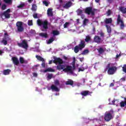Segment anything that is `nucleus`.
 Wrapping results in <instances>:
<instances>
[{"instance_id": "f257e3e1", "label": "nucleus", "mask_w": 126, "mask_h": 126, "mask_svg": "<svg viewBox=\"0 0 126 126\" xmlns=\"http://www.w3.org/2000/svg\"><path fill=\"white\" fill-rule=\"evenodd\" d=\"M106 69H108V74L113 75V74H115L117 70H118V67L115 66L114 63H109L106 66Z\"/></svg>"}, {"instance_id": "f03ea898", "label": "nucleus", "mask_w": 126, "mask_h": 126, "mask_svg": "<svg viewBox=\"0 0 126 126\" xmlns=\"http://www.w3.org/2000/svg\"><path fill=\"white\" fill-rule=\"evenodd\" d=\"M72 66L66 65V68L63 70L64 72H68L70 74H73V71L76 69V67L75 66V61H73L71 63Z\"/></svg>"}, {"instance_id": "7ed1b4c3", "label": "nucleus", "mask_w": 126, "mask_h": 126, "mask_svg": "<svg viewBox=\"0 0 126 126\" xmlns=\"http://www.w3.org/2000/svg\"><path fill=\"white\" fill-rule=\"evenodd\" d=\"M37 23L38 26H42V28L45 30V31H47V30H48V26L51 25V23H49L48 20H45L44 21H42L40 19H38L37 20Z\"/></svg>"}, {"instance_id": "20e7f679", "label": "nucleus", "mask_w": 126, "mask_h": 126, "mask_svg": "<svg viewBox=\"0 0 126 126\" xmlns=\"http://www.w3.org/2000/svg\"><path fill=\"white\" fill-rule=\"evenodd\" d=\"M85 41L84 40H81L80 43L78 45H76L74 49V51L76 54H77L78 52L80 51H82L84 48H85Z\"/></svg>"}, {"instance_id": "39448f33", "label": "nucleus", "mask_w": 126, "mask_h": 126, "mask_svg": "<svg viewBox=\"0 0 126 126\" xmlns=\"http://www.w3.org/2000/svg\"><path fill=\"white\" fill-rule=\"evenodd\" d=\"M16 27L17 28V31L19 33H22L24 31V27H23V22L21 21H18L16 23Z\"/></svg>"}, {"instance_id": "423d86ee", "label": "nucleus", "mask_w": 126, "mask_h": 126, "mask_svg": "<svg viewBox=\"0 0 126 126\" xmlns=\"http://www.w3.org/2000/svg\"><path fill=\"white\" fill-rule=\"evenodd\" d=\"M117 24V25H120V29H121V30H124V29H125V27H126V25H125L124 21L122 20V18H121V15L120 14H119L118 16Z\"/></svg>"}, {"instance_id": "0eeeda50", "label": "nucleus", "mask_w": 126, "mask_h": 126, "mask_svg": "<svg viewBox=\"0 0 126 126\" xmlns=\"http://www.w3.org/2000/svg\"><path fill=\"white\" fill-rule=\"evenodd\" d=\"M17 45L21 48L25 49V50H27L29 47L28 42H27V40H22V43H18Z\"/></svg>"}, {"instance_id": "6e6552de", "label": "nucleus", "mask_w": 126, "mask_h": 126, "mask_svg": "<svg viewBox=\"0 0 126 126\" xmlns=\"http://www.w3.org/2000/svg\"><path fill=\"white\" fill-rule=\"evenodd\" d=\"M10 9H8L6 11H4L3 13L0 14V17L2 18L3 16H4L5 18L8 19L10 18Z\"/></svg>"}, {"instance_id": "1a4fd4ad", "label": "nucleus", "mask_w": 126, "mask_h": 126, "mask_svg": "<svg viewBox=\"0 0 126 126\" xmlns=\"http://www.w3.org/2000/svg\"><path fill=\"white\" fill-rule=\"evenodd\" d=\"M85 13L88 15H92V16H94L95 15V12L93 11V8L92 7H86L85 9Z\"/></svg>"}, {"instance_id": "9d476101", "label": "nucleus", "mask_w": 126, "mask_h": 126, "mask_svg": "<svg viewBox=\"0 0 126 126\" xmlns=\"http://www.w3.org/2000/svg\"><path fill=\"white\" fill-rule=\"evenodd\" d=\"M35 58L38 60V61H39L40 62H42V63H41V65L42 67L45 68L46 67V63H45V59L43 58L42 57L38 56V55H36Z\"/></svg>"}, {"instance_id": "9b49d317", "label": "nucleus", "mask_w": 126, "mask_h": 126, "mask_svg": "<svg viewBox=\"0 0 126 126\" xmlns=\"http://www.w3.org/2000/svg\"><path fill=\"white\" fill-rule=\"evenodd\" d=\"M113 119V116L110 113H106L104 116V120L106 122H109Z\"/></svg>"}, {"instance_id": "f8f14e48", "label": "nucleus", "mask_w": 126, "mask_h": 126, "mask_svg": "<svg viewBox=\"0 0 126 126\" xmlns=\"http://www.w3.org/2000/svg\"><path fill=\"white\" fill-rule=\"evenodd\" d=\"M7 41H10V38H9V36H4L2 40L1 41V43L6 46V45L7 44Z\"/></svg>"}, {"instance_id": "ddd939ff", "label": "nucleus", "mask_w": 126, "mask_h": 126, "mask_svg": "<svg viewBox=\"0 0 126 126\" xmlns=\"http://www.w3.org/2000/svg\"><path fill=\"white\" fill-rule=\"evenodd\" d=\"M54 63H59V64H63V59H61V58H55L53 61Z\"/></svg>"}, {"instance_id": "4468645a", "label": "nucleus", "mask_w": 126, "mask_h": 126, "mask_svg": "<svg viewBox=\"0 0 126 126\" xmlns=\"http://www.w3.org/2000/svg\"><path fill=\"white\" fill-rule=\"evenodd\" d=\"M102 41V39L100 36L98 35H95L94 37V43H97V44H100L101 41Z\"/></svg>"}, {"instance_id": "2eb2a0df", "label": "nucleus", "mask_w": 126, "mask_h": 126, "mask_svg": "<svg viewBox=\"0 0 126 126\" xmlns=\"http://www.w3.org/2000/svg\"><path fill=\"white\" fill-rule=\"evenodd\" d=\"M12 61L15 65H18V64H19V60H18V58H17V57H12Z\"/></svg>"}, {"instance_id": "dca6fc26", "label": "nucleus", "mask_w": 126, "mask_h": 126, "mask_svg": "<svg viewBox=\"0 0 126 126\" xmlns=\"http://www.w3.org/2000/svg\"><path fill=\"white\" fill-rule=\"evenodd\" d=\"M104 22L106 25H108V24H112V23H113V19L112 18H106L104 21Z\"/></svg>"}, {"instance_id": "f3484780", "label": "nucleus", "mask_w": 126, "mask_h": 126, "mask_svg": "<svg viewBox=\"0 0 126 126\" xmlns=\"http://www.w3.org/2000/svg\"><path fill=\"white\" fill-rule=\"evenodd\" d=\"M91 94H92V92H91L89 91H84L81 93V94L84 96H88V95H91Z\"/></svg>"}, {"instance_id": "a211bd4d", "label": "nucleus", "mask_w": 126, "mask_h": 126, "mask_svg": "<svg viewBox=\"0 0 126 126\" xmlns=\"http://www.w3.org/2000/svg\"><path fill=\"white\" fill-rule=\"evenodd\" d=\"M65 68H66V65H62L61 64H59L57 66V69H58V70H62V69H63H63Z\"/></svg>"}, {"instance_id": "6ab92c4d", "label": "nucleus", "mask_w": 126, "mask_h": 126, "mask_svg": "<svg viewBox=\"0 0 126 126\" xmlns=\"http://www.w3.org/2000/svg\"><path fill=\"white\" fill-rule=\"evenodd\" d=\"M71 5H72V2L70 1H69L66 2L65 5H63V8L67 9V8H69Z\"/></svg>"}, {"instance_id": "aec40b11", "label": "nucleus", "mask_w": 126, "mask_h": 126, "mask_svg": "<svg viewBox=\"0 0 126 126\" xmlns=\"http://www.w3.org/2000/svg\"><path fill=\"white\" fill-rule=\"evenodd\" d=\"M47 15L51 17L53 16L54 13H53V9L49 8L47 9Z\"/></svg>"}, {"instance_id": "412c9836", "label": "nucleus", "mask_w": 126, "mask_h": 126, "mask_svg": "<svg viewBox=\"0 0 126 126\" xmlns=\"http://www.w3.org/2000/svg\"><path fill=\"white\" fill-rule=\"evenodd\" d=\"M51 89L52 90V91H55L56 92H60V89L59 88L54 85H52L51 86Z\"/></svg>"}, {"instance_id": "4be33fe9", "label": "nucleus", "mask_w": 126, "mask_h": 126, "mask_svg": "<svg viewBox=\"0 0 126 126\" xmlns=\"http://www.w3.org/2000/svg\"><path fill=\"white\" fill-rule=\"evenodd\" d=\"M11 72V70L9 69H4L2 71V74L4 75H8Z\"/></svg>"}, {"instance_id": "5701e85b", "label": "nucleus", "mask_w": 126, "mask_h": 126, "mask_svg": "<svg viewBox=\"0 0 126 126\" xmlns=\"http://www.w3.org/2000/svg\"><path fill=\"white\" fill-rule=\"evenodd\" d=\"M19 61L20 63H25L26 64H27L28 63V61L27 60H24V58L23 57H20L19 58Z\"/></svg>"}, {"instance_id": "b1692460", "label": "nucleus", "mask_w": 126, "mask_h": 126, "mask_svg": "<svg viewBox=\"0 0 126 126\" xmlns=\"http://www.w3.org/2000/svg\"><path fill=\"white\" fill-rule=\"evenodd\" d=\"M43 72H55V69L52 68H48L46 69L45 70H43Z\"/></svg>"}, {"instance_id": "393cba45", "label": "nucleus", "mask_w": 126, "mask_h": 126, "mask_svg": "<svg viewBox=\"0 0 126 126\" xmlns=\"http://www.w3.org/2000/svg\"><path fill=\"white\" fill-rule=\"evenodd\" d=\"M105 27L106 28L108 34H111V33H112V28L111 27V26L108 25H106Z\"/></svg>"}, {"instance_id": "a878e982", "label": "nucleus", "mask_w": 126, "mask_h": 126, "mask_svg": "<svg viewBox=\"0 0 126 126\" xmlns=\"http://www.w3.org/2000/svg\"><path fill=\"white\" fill-rule=\"evenodd\" d=\"M39 35L43 38H48V33L47 32H41L39 34Z\"/></svg>"}, {"instance_id": "bb28decb", "label": "nucleus", "mask_w": 126, "mask_h": 126, "mask_svg": "<svg viewBox=\"0 0 126 126\" xmlns=\"http://www.w3.org/2000/svg\"><path fill=\"white\" fill-rule=\"evenodd\" d=\"M65 85H71V86H72V85H73V81H72L71 80L67 81L65 82Z\"/></svg>"}, {"instance_id": "cd10ccee", "label": "nucleus", "mask_w": 126, "mask_h": 126, "mask_svg": "<svg viewBox=\"0 0 126 126\" xmlns=\"http://www.w3.org/2000/svg\"><path fill=\"white\" fill-rule=\"evenodd\" d=\"M97 51H98L99 54H100V55H102V54H103L105 52V50L102 47H100L99 49H98Z\"/></svg>"}, {"instance_id": "c85d7f7f", "label": "nucleus", "mask_w": 126, "mask_h": 126, "mask_svg": "<svg viewBox=\"0 0 126 126\" xmlns=\"http://www.w3.org/2000/svg\"><path fill=\"white\" fill-rule=\"evenodd\" d=\"M124 99L125 100V101H122L120 102V106L122 107H125L126 105V98H124Z\"/></svg>"}, {"instance_id": "c756f323", "label": "nucleus", "mask_w": 126, "mask_h": 126, "mask_svg": "<svg viewBox=\"0 0 126 126\" xmlns=\"http://www.w3.org/2000/svg\"><path fill=\"white\" fill-rule=\"evenodd\" d=\"M85 41L88 43V42H90V41H91V36L90 35H87L86 36V38L85 39Z\"/></svg>"}, {"instance_id": "7c9ffc66", "label": "nucleus", "mask_w": 126, "mask_h": 126, "mask_svg": "<svg viewBox=\"0 0 126 126\" xmlns=\"http://www.w3.org/2000/svg\"><path fill=\"white\" fill-rule=\"evenodd\" d=\"M76 12L77 13V15H81L83 13V10H82V9H78L77 10Z\"/></svg>"}, {"instance_id": "2f4dec72", "label": "nucleus", "mask_w": 126, "mask_h": 126, "mask_svg": "<svg viewBox=\"0 0 126 126\" xmlns=\"http://www.w3.org/2000/svg\"><path fill=\"white\" fill-rule=\"evenodd\" d=\"M54 41H55V39H54V37H51L47 41V44L48 45L51 44V43H53Z\"/></svg>"}, {"instance_id": "473e14b6", "label": "nucleus", "mask_w": 126, "mask_h": 126, "mask_svg": "<svg viewBox=\"0 0 126 126\" xmlns=\"http://www.w3.org/2000/svg\"><path fill=\"white\" fill-rule=\"evenodd\" d=\"M32 10L33 11H36V10H37V5H36L35 4H32Z\"/></svg>"}, {"instance_id": "72a5a7b5", "label": "nucleus", "mask_w": 126, "mask_h": 126, "mask_svg": "<svg viewBox=\"0 0 126 126\" xmlns=\"http://www.w3.org/2000/svg\"><path fill=\"white\" fill-rule=\"evenodd\" d=\"M89 53V50L88 49H85L81 53V55H87Z\"/></svg>"}, {"instance_id": "f704fd0d", "label": "nucleus", "mask_w": 126, "mask_h": 126, "mask_svg": "<svg viewBox=\"0 0 126 126\" xmlns=\"http://www.w3.org/2000/svg\"><path fill=\"white\" fill-rule=\"evenodd\" d=\"M52 34H53L54 36H57L60 34V32L58 31H53Z\"/></svg>"}, {"instance_id": "c9c22d12", "label": "nucleus", "mask_w": 126, "mask_h": 126, "mask_svg": "<svg viewBox=\"0 0 126 126\" xmlns=\"http://www.w3.org/2000/svg\"><path fill=\"white\" fill-rule=\"evenodd\" d=\"M5 3H8V4H11L12 3V0H3Z\"/></svg>"}, {"instance_id": "e433bc0d", "label": "nucleus", "mask_w": 126, "mask_h": 126, "mask_svg": "<svg viewBox=\"0 0 126 126\" xmlns=\"http://www.w3.org/2000/svg\"><path fill=\"white\" fill-rule=\"evenodd\" d=\"M28 25L29 26H32L33 25V21L32 20H29L28 21Z\"/></svg>"}, {"instance_id": "4c0bfd02", "label": "nucleus", "mask_w": 126, "mask_h": 126, "mask_svg": "<svg viewBox=\"0 0 126 126\" xmlns=\"http://www.w3.org/2000/svg\"><path fill=\"white\" fill-rule=\"evenodd\" d=\"M107 16H110L112 14V10L111 9H108L106 12Z\"/></svg>"}, {"instance_id": "58836bf2", "label": "nucleus", "mask_w": 126, "mask_h": 126, "mask_svg": "<svg viewBox=\"0 0 126 126\" xmlns=\"http://www.w3.org/2000/svg\"><path fill=\"white\" fill-rule=\"evenodd\" d=\"M43 4H44L45 6H49V2L47 1L46 0H43L42 1Z\"/></svg>"}, {"instance_id": "ea45409f", "label": "nucleus", "mask_w": 126, "mask_h": 126, "mask_svg": "<svg viewBox=\"0 0 126 126\" xmlns=\"http://www.w3.org/2000/svg\"><path fill=\"white\" fill-rule=\"evenodd\" d=\"M53 74L49 73L47 76L48 79H52L53 78Z\"/></svg>"}, {"instance_id": "a19ab883", "label": "nucleus", "mask_w": 126, "mask_h": 126, "mask_svg": "<svg viewBox=\"0 0 126 126\" xmlns=\"http://www.w3.org/2000/svg\"><path fill=\"white\" fill-rule=\"evenodd\" d=\"M69 25V23L68 22H66L64 25H63V27L64 28H67V27Z\"/></svg>"}, {"instance_id": "79ce46f5", "label": "nucleus", "mask_w": 126, "mask_h": 126, "mask_svg": "<svg viewBox=\"0 0 126 126\" xmlns=\"http://www.w3.org/2000/svg\"><path fill=\"white\" fill-rule=\"evenodd\" d=\"M87 22H88V19H85L83 21V24L84 25H86L87 24Z\"/></svg>"}, {"instance_id": "37998d69", "label": "nucleus", "mask_w": 126, "mask_h": 126, "mask_svg": "<svg viewBox=\"0 0 126 126\" xmlns=\"http://www.w3.org/2000/svg\"><path fill=\"white\" fill-rule=\"evenodd\" d=\"M6 8V5L5 4H3L1 6L2 10H4Z\"/></svg>"}, {"instance_id": "c03bdc74", "label": "nucleus", "mask_w": 126, "mask_h": 126, "mask_svg": "<svg viewBox=\"0 0 126 126\" xmlns=\"http://www.w3.org/2000/svg\"><path fill=\"white\" fill-rule=\"evenodd\" d=\"M126 65L125 64L124 66L123 67V71H124V72H125V73H126Z\"/></svg>"}, {"instance_id": "a18cd8bd", "label": "nucleus", "mask_w": 126, "mask_h": 126, "mask_svg": "<svg viewBox=\"0 0 126 126\" xmlns=\"http://www.w3.org/2000/svg\"><path fill=\"white\" fill-rule=\"evenodd\" d=\"M99 34L100 37H105V33H104V32H100L99 33Z\"/></svg>"}, {"instance_id": "49530a36", "label": "nucleus", "mask_w": 126, "mask_h": 126, "mask_svg": "<svg viewBox=\"0 0 126 126\" xmlns=\"http://www.w3.org/2000/svg\"><path fill=\"white\" fill-rule=\"evenodd\" d=\"M56 85H60V81L58 80H56L55 82Z\"/></svg>"}, {"instance_id": "de8ad7c7", "label": "nucleus", "mask_w": 126, "mask_h": 126, "mask_svg": "<svg viewBox=\"0 0 126 126\" xmlns=\"http://www.w3.org/2000/svg\"><path fill=\"white\" fill-rule=\"evenodd\" d=\"M33 18H35V19L38 18V14H37V13L34 14L33 15Z\"/></svg>"}, {"instance_id": "09e8293b", "label": "nucleus", "mask_w": 126, "mask_h": 126, "mask_svg": "<svg viewBox=\"0 0 126 126\" xmlns=\"http://www.w3.org/2000/svg\"><path fill=\"white\" fill-rule=\"evenodd\" d=\"M24 6V4H21L19 6H17L18 8H21Z\"/></svg>"}, {"instance_id": "8fccbe9b", "label": "nucleus", "mask_w": 126, "mask_h": 126, "mask_svg": "<svg viewBox=\"0 0 126 126\" xmlns=\"http://www.w3.org/2000/svg\"><path fill=\"white\" fill-rule=\"evenodd\" d=\"M32 75L33 76H34V77H37V76H38V74L36 73V72H33L32 73Z\"/></svg>"}, {"instance_id": "3c124183", "label": "nucleus", "mask_w": 126, "mask_h": 126, "mask_svg": "<svg viewBox=\"0 0 126 126\" xmlns=\"http://www.w3.org/2000/svg\"><path fill=\"white\" fill-rule=\"evenodd\" d=\"M78 71H79V72L80 71H84V68L82 69V68H79V70H78Z\"/></svg>"}, {"instance_id": "603ef678", "label": "nucleus", "mask_w": 126, "mask_h": 126, "mask_svg": "<svg viewBox=\"0 0 126 126\" xmlns=\"http://www.w3.org/2000/svg\"><path fill=\"white\" fill-rule=\"evenodd\" d=\"M4 35L6 37H8V34H7V33H6V32L4 33Z\"/></svg>"}, {"instance_id": "864d4df0", "label": "nucleus", "mask_w": 126, "mask_h": 126, "mask_svg": "<svg viewBox=\"0 0 126 126\" xmlns=\"http://www.w3.org/2000/svg\"><path fill=\"white\" fill-rule=\"evenodd\" d=\"M63 59H64V60H65V61H67V57H66V56H64L63 57Z\"/></svg>"}, {"instance_id": "5fc2aeb1", "label": "nucleus", "mask_w": 126, "mask_h": 126, "mask_svg": "<svg viewBox=\"0 0 126 126\" xmlns=\"http://www.w3.org/2000/svg\"><path fill=\"white\" fill-rule=\"evenodd\" d=\"M29 3H31L32 1H33V0H28Z\"/></svg>"}, {"instance_id": "6e6d98bb", "label": "nucleus", "mask_w": 126, "mask_h": 126, "mask_svg": "<svg viewBox=\"0 0 126 126\" xmlns=\"http://www.w3.org/2000/svg\"><path fill=\"white\" fill-rule=\"evenodd\" d=\"M110 86L111 87H113V86H114V83H111L110 85Z\"/></svg>"}, {"instance_id": "4d7b16f0", "label": "nucleus", "mask_w": 126, "mask_h": 126, "mask_svg": "<svg viewBox=\"0 0 126 126\" xmlns=\"http://www.w3.org/2000/svg\"><path fill=\"white\" fill-rule=\"evenodd\" d=\"M112 104H113V105H114L115 104V102H116V100H112Z\"/></svg>"}, {"instance_id": "13d9d810", "label": "nucleus", "mask_w": 126, "mask_h": 126, "mask_svg": "<svg viewBox=\"0 0 126 126\" xmlns=\"http://www.w3.org/2000/svg\"><path fill=\"white\" fill-rule=\"evenodd\" d=\"M95 2H100V0H95Z\"/></svg>"}, {"instance_id": "bf43d9fd", "label": "nucleus", "mask_w": 126, "mask_h": 126, "mask_svg": "<svg viewBox=\"0 0 126 126\" xmlns=\"http://www.w3.org/2000/svg\"><path fill=\"white\" fill-rule=\"evenodd\" d=\"M2 51L0 50V56H1V54L3 53Z\"/></svg>"}, {"instance_id": "052dcab7", "label": "nucleus", "mask_w": 126, "mask_h": 126, "mask_svg": "<svg viewBox=\"0 0 126 126\" xmlns=\"http://www.w3.org/2000/svg\"><path fill=\"white\" fill-rule=\"evenodd\" d=\"M73 62H76L75 57L73 58Z\"/></svg>"}, {"instance_id": "680f3d73", "label": "nucleus", "mask_w": 126, "mask_h": 126, "mask_svg": "<svg viewBox=\"0 0 126 126\" xmlns=\"http://www.w3.org/2000/svg\"><path fill=\"white\" fill-rule=\"evenodd\" d=\"M121 80H122L123 81H125V80H126V79H125V78H122Z\"/></svg>"}, {"instance_id": "e2e57ef3", "label": "nucleus", "mask_w": 126, "mask_h": 126, "mask_svg": "<svg viewBox=\"0 0 126 126\" xmlns=\"http://www.w3.org/2000/svg\"><path fill=\"white\" fill-rule=\"evenodd\" d=\"M52 63H53V61H49V64H51Z\"/></svg>"}, {"instance_id": "0e129e2a", "label": "nucleus", "mask_w": 126, "mask_h": 126, "mask_svg": "<svg viewBox=\"0 0 126 126\" xmlns=\"http://www.w3.org/2000/svg\"><path fill=\"white\" fill-rule=\"evenodd\" d=\"M83 60V58H80V62H82V61Z\"/></svg>"}, {"instance_id": "69168bd1", "label": "nucleus", "mask_w": 126, "mask_h": 126, "mask_svg": "<svg viewBox=\"0 0 126 126\" xmlns=\"http://www.w3.org/2000/svg\"><path fill=\"white\" fill-rule=\"evenodd\" d=\"M118 58H119V55L117 54V55H116V59H118Z\"/></svg>"}, {"instance_id": "338daca9", "label": "nucleus", "mask_w": 126, "mask_h": 126, "mask_svg": "<svg viewBox=\"0 0 126 126\" xmlns=\"http://www.w3.org/2000/svg\"><path fill=\"white\" fill-rule=\"evenodd\" d=\"M77 22L78 23V22H79V19H77Z\"/></svg>"}, {"instance_id": "774afa93", "label": "nucleus", "mask_w": 126, "mask_h": 126, "mask_svg": "<svg viewBox=\"0 0 126 126\" xmlns=\"http://www.w3.org/2000/svg\"><path fill=\"white\" fill-rule=\"evenodd\" d=\"M60 2H63V0H60Z\"/></svg>"}]
</instances>
